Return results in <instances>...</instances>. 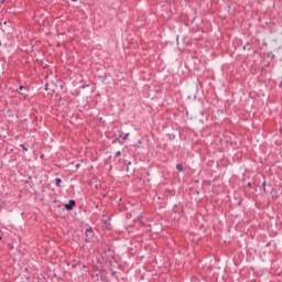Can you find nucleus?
<instances>
[{
    "mask_svg": "<svg viewBox=\"0 0 282 282\" xmlns=\"http://www.w3.org/2000/svg\"><path fill=\"white\" fill-rule=\"evenodd\" d=\"M96 239V234L94 232V229L91 227L87 228L85 231V242L91 243Z\"/></svg>",
    "mask_w": 282,
    "mask_h": 282,
    "instance_id": "f257e3e1",
    "label": "nucleus"
},
{
    "mask_svg": "<svg viewBox=\"0 0 282 282\" xmlns=\"http://www.w3.org/2000/svg\"><path fill=\"white\" fill-rule=\"evenodd\" d=\"M75 206H76V200L70 199L67 204L64 205V208L66 210H74Z\"/></svg>",
    "mask_w": 282,
    "mask_h": 282,
    "instance_id": "f03ea898",
    "label": "nucleus"
},
{
    "mask_svg": "<svg viewBox=\"0 0 282 282\" xmlns=\"http://www.w3.org/2000/svg\"><path fill=\"white\" fill-rule=\"evenodd\" d=\"M61 184H63V180L59 177L55 178V186H57V188H61Z\"/></svg>",
    "mask_w": 282,
    "mask_h": 282,
    "instance_id": "7ed1b4c3",
    "label": "nucleus"
},
{
    "mask_svg": "<svg viewBox=\"0 0 282 282\" xmlns=\"http://www.w3.org/2000/svg\"><path fill=\"white\" fill-rule=\"evenodd\" d=\"M120 138H124V133L122 132V130H119L117 140H120Z\"/></svg>",
    "mask_w": 282,
    "mask_h": 282,
    "instance_id": "20e7f679",
    "label": "nucleus"
},
{
    "mask_svg": "<svg viewBox=\"0 0 282 282\" xmlns=\"http://www.w3.org/2000/svg\"><path fill=\"white\" fill-rule=\"evenodd\" d=\"M177 171L178 173H182V171H184V166L182 164H177Z\"/></svg>",
    "mask_w": 282,
    "mask_h": 282,
    "instance_id": "39448f33",
    "label": "nucleus"
},
{
    "mask_svg": "<svg viewBox=\"0 0 282 282\" xmlns=\"http://www.w3.org/2000/svg\"><path fill=\"white\" fill-rule=\"evenodd\" d=\"M120 155H122V152L117 151L116 154H115V158H120Z\"/></svg>",
    "mask_w": 282,
    "mask_h": 282,
    "instance_id": "423d86ee",
    "label": "nucleus"
},
{
    "mask_svg": "<svg viewBox=\"0 0 282 282\" xmlns=\"http://www.w3.org/2000/svg\"><path fill=\"white\" fill-rule=\"evenodd\" d=\"M23 89H28V88H25V86H20L18 91H23Z\"/></svg>",
    "mask_w": 282,
    "mask_h": 282,
    "instance_id": "0eeeda50",
    "label": "nucleus"
},
{
    "mask_svg": "<svg viewBox=\"0 0 282 282\" xmlns=\"http://www.w3.org/2000/svg\"><path fill=\"white\" fill-rule=\"evenodd\" d=\"M128 138H129V132L126 133V134L122 137V140H128Z\"/></svg>",
    "mask_w": 282,
    "mask_h": 282,
    "instance_id": "6e6552de",
    "label": "nucleus"
},
{
    "mask_svg": "<svg viewBox=\"0 0 282 282\" xmlns=\"http://www.w3.org/2000/svg\"><path fill=\"white\" fill-rule=\"evenodd\" d=\"M268 57H269V58H274V55L272 54V52H270V53L268 54Z\"/></svg>",
    "mask_w": 282,
    "mask_h": 282,
    "instance_id": "1a4fd4ad",
    "label": "nucleus"
},
{
    "mask_svg": "<svg viewBox=\"0 0 282 282\" xmlns=\"http://www.w3.org/2000/svg\"><path fill=\"white\" fill-rule=\"evenodd\" d=\"M20 147L23 149V151H28V148L24 144H21Z\"/></svg>",
    "mask_w": 282,
    "mask_h": 282,
    "instance_id": "9d476101",
    "label": "nucleus"
},
{
    "mask_svg": "<svg viewBox=\"0 0 282 282\" xmlns=\"http://www.w3.org/2000/svg\"><path fill=\"white\" fill-rule=\"evenodd\" d=\"M21 96H23L24 98H28V94L25 93H21Z\"/></svg>",
    "mask_w": 282,
    "mask_h": 282,
    "instance_id": "9b49d317",
    "label": "nucleus"
},
{
    "mask_svg": "<svg viewBox=\"0 0 282 282\" xmlns=\"http://www.w3.org/2000/svg\"><path fill=\"white\" fill-rule=\"evenodd\" d=\"M262 187L265 189V182L262 183Z\"/></svg>",
    "mask_w": 282,
    "mask_h": 282,
    "instance_id": "f8f14e48",
    "label": "nucleus"
},
{
    "mask_svg": "<svg viewBox=\"0 0 282 282\" xmlns=\"http://www.w3.org/2000/svg\"><path fill=\"white\" fill-rule=\"evenodd\" d=\"M279 87L282 89V82L279 84Z\"/></svg>",
    "mask_w": 282,
    "mask_h": 282,
    "instance_id": "ddd939ff",
    "label": "nucleus"
},
{
    "mask_svg": "<svg viewBox=\"0 0 282 282\" xmlns=\"http://www.w3.org/2000/svg\"><path fill=\"white\" fill-rule=\"evenodd\" d=\"M248 186H251V183H248Z\"/></svg>",
    "mask_w": 282,
    "mask_h": 282,
    "instance_id": "4468645a",
    "label": "nucleus"
},
{
    "mask_svg": "<svg viewBox=\"0 0 282 282\" xmlns=\"http://www.w3.org/2000/svg\"><path fill=\"white\" fill-rule=\"evenodd\" d=\"M263 45H268V43H263Z\"/></svg>",
    "mask_w": 282,
    "mask_h": 282,
    "instance_id": "2eb2a0df",
    "label": "nucleus"
},
{
    "mask_svg": "<svg viewBox=\"0 0 282 282\" xmlns=\"http://www.w3.org/2000/svg\"><path fill=\"white\" fill-rule=\"evenodd\" d=\"M72 1H77V0H72Z\"/></svg>",
    "mask_w": 282,
    "mask_h": 282,
    "instance_id": "dca6fc26",
    "label": "nucleus"
},
{
    "mask_svg": "<svg viewBox=\"0 0 282 282\" xmlns=\"http://www.w3.org/2000/svg\"><path fill=\"white\" fill-rule=\"evenodd\" d=\"M0 45H1V41H0Z\"/></svg>",
    "mask_w": 282,
    "mask_h": 282,
    "instance_id": "f3484780",
    "label": "nucleus"
}]
</instances>
